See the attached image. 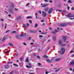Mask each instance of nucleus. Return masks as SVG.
<instances>
[{
  "label": "nucleus",
  "mask_w": 74,
  "mask_h": 74,
  "mask_svg": "<svg viewBox=\"0 0 74 74\" xmlns=\"http://www.w3.org/2000/svg\"><path fill=\"white\" fill-rule=\"evenodd\" d=\"M26 33H25L23 34L20 35V36H16V37L18 39H20L21 38V37L20 36H21V37H25V36H26Z\"/></svg>",
  "instance_id": "obj_1"
},
{
  "label": "nucleus",
  "mask_w": 74,
  "mask_h": 74,
  "mask_svg": "<svg viewBox=\"0 0 74 74\" xmlns=\"http://www.w3.org/2000/svg\"><path fill=\"white\" fill-rule=\"evenodd\" d=\"M67 16L68 17H73V18H70V19L71 20H73V19H74V15L72 14L69 13L68 14Z\"/></svg>",
  "instance_id": "obj_2"
},
{
  "label": "nucleus",
  "mask_w": 74,
  "mask_h": 74,
  "mask_svg": "<svg viewBox=\"0 0 74 74\" xmlns=\"http://www.w3.org/2000/svg\"><path fill=\"white\" fill-rule=\"evenodd\" d=\"M58 43L60 45L61 47H64L65 45H65L64 44H62L63 43L62 42V41L61 40H60L58 41Z\"/></svg>",
  "instance_id": "obj_3"
},
{
  "label": "nucleus",
  "mask_w": 74,
  "mask_h": 74,
  "mask_svg": "<svg viewBox=\"0 0 74 74\" xmlns=\"http://www.w3.org/2000/svg\"><path fill=\"white\" fill-rule=\"evenodd\" d=\"M61 55H63V54H64V52H65V49L64 48H62L61 49Z\"/></svg>",
  "instance_id": "obj_4"
},
{
  "label": "nucleus",
  "mask_w": 74,
  "mask_h": 74,
  "mask_svg": "<svg viewBox=\"0 0 74 74\" xmlns=\"http://www.w3.org/2000/svg\"><path fill=\"white\" fill-rule=\"evenodd\" d=\"M15 8V4L13 3H11L10 7V8L14 9V8Z\"/></svg>",
  "instance_id": "obj_5"
},
{
  "label": "nucleus",
  "mask_w": 74,
  "mask_h": 74,
  "mask_svg": "<svg viewBox=\"0 0 74 74\" xmlns=\"http://www.w3.org/2000/svg\"><path fill=\"white\" fill-rule=\"evenodd\" d=\"M42 16H43L44 17H45V16H46L47 15V13L44 12H42Z\"/></svg>",
  "instance_id": "obj_6"
},
{
  "label": "nucleus",
  "mask_w": 74,
  "mask_h": 74,
  "mask_svg": "<svg viewBox=\"0 0 74 74\" xmlns=\"http://www.w3.org/2000/svg\"><path fill=\"white\" fill-rule=\"evenodd\" d=\"M13 9L10 8L9 10V12L11 14H13V11H12V10Z\"/></svg>",
  "instance_id": "obj_7"
},
{
  "label": "nucleus",
  "mask_w": 74,
  "mask_h": 74,
  "mask_svg": "<svg viewBox=\"0 0 74 74\" xmlns=\"http://www.w3.org/2000/svg\"><path fill=\"white\" fill-rule=\"evenodd\" d=\"M46 61L48 63H51L52 62V60L51 59V60L48 59H46Z\"/></svg>",
  "instance_id": "obj_8"
},
{
  "label": "nucleus",
  "mask_w": 74,
  "mask_h": 74,
  "mask_svg": "<svg viewBox=\"0 0 74 74\" xmlns=\"http://www.w3.org/2000/svg\"><path fill=\"white\" fill-rule=\"evenodd\" d=\"M62 40L64 42H66V37L64 36H63Z\"/></svg>",
  "instance_id": "obj_9"
},
{
  "label": "nucleus",
  "mask_w": 74,
  "mask_h": 74,
  "mask_svg": "<svg viewBox=\"0 0 74 74\" xmlns=\"http://www.w3.org/2000/svg\"><path fill=\"white\" fill-rule=\"evenodd\" d=\"M66 23L63 24L62 23L60 24V26H66Z\"/></svg>",
  "instance_id": "obj_10"
},
{
  "label": "nucleus",
  "mask_w": 74,
  "mask_h": 74,
  "mask_svg": "<svg viewBox=\"0 0 74 74\" xmlns=\"http://www.w3.org/2000/svg\"><path fill=\"white\" fill-rule=\"evenodd\" d=\"M66 26H67V25H73V23H66Z\"/></svg>",
  "instance_id": "obj_11"
},
{
  "label": "nucleus",
  "mask_w": 74,
  "mask_h": 74,
  "mask_svg": "<svg viewBox=\"0 0 74 74\" xmlns=\"http://www.w3.org/2000/svg\"><path fill=\"white\" fill-rule=\"evenodd\" d=\"M52 38L53 41H56V36H53Z\"/></svg>",
  "instance_id": "obj_12"
},
{
  "label": "nucleus",
  "mask_w": 74,
  "mask_h": 74,
  "mask_svg": "<svg viewBox=\"0 0 74 74\" xmlns=\"http://www.w3.org/2000/svg\"><path fill=\"white\" fill-rule=\"evenodd\" d=\"M70 65H74V60H73L70 63Z\"/></svg>",
  "instance_id": "obj_13"
},
{
  "label": "nucleus",
  "mask_w": 74,
  "mask_h": 74,
  "mask_svg": "<svg viewBox=\"0 0 74 74\" xmlns=\"http://www.w3.org/2000/svg\"><path fill=\"white\" fill-rule=\"evenodd\" d=\"M5 69H8L10 68V66H9V65H6L5 66Z\"/></svg>",
  "instance_id": "obj_14"
},
{
  "label": "nucleus",
  "mask_w": 74,
  "mask_h": 74,
  "mask_svg": "<svg viewBox=\"0 0 74 74\" xmlns=\"http://www.w3.org/2000/svg\"><path fill=\"white\" fill-rule=\"evenodd\" d=\"M52 8H51L49 10V11L48 12V14H50V13H51V12H52Z\"/></svg>",
  "instance_id": "obj_15"
},
{
  "label": "nucleus",
  "mask_w": 74,
  "mask_h": 74,
  "mask_svg": "<svg viewBox=\"0 0 74 74\" xmlns=\"http://www.w3.org/2000/svg\"><path fill=\"white\" fill-rule=\"evenodd\" d=\"M29 65V66H27L26 67L27 68H29L30 67V68H31L32 67V66L31 65V63H29L28 64Z\"/></svg>",
  "instance_id": "obj_16"
},
{
  "label": "nucleus",
  "mask_w": 74,
  "mask_h": 74,
  "mask_svg": "<svg viewBox=\"0 0 74 74\" xmlns=\"http://www.w3.org/2000/svg\"><path fill=\"white\" fill-rule=\"evenodd\" d=\"M61 60V58H58L56 59V60H55V61L56 62H58V61H60V60Z\"/></svg>",
  "instance_id": "obj_17"
},
{
  "label": "nucleus",
  "mask_w": 74,
  "mask_h": 74,
  "mask_svg": "<svg viewBox=\"0 0 74 74\" xmlns=\"http://www.w3.org/2000/svg\"><path fill=\"white\" fill-rule=\"evenodd\" d=\"M5 40H6V36H5L3 39L2 40V42H4L5 41Z\"/></svg>",
  "instance_id": "obj_18"
},
{
  "label": "nucleus",
  "mask_w": 74,
  "mask_h": 74,
  "mask_svg": "<svg viewBox=\"0 0 74 74\" xmlns=\"http://www.w3.org/2000/svg\"><path fill=\"white\" fill-rule=\"evenodd\" d=\"M48 4H46L45 5H44L42 6V7H45L46 6H48Z\"/></svg>",
  "instance_id": "obj_19"
},
{
  "label": "nucleus",
  "mask_w": 74,
  "mask_h": 74,
  "mask_svg": "<svg viewBox=\"0 0 74 74\" xmlns=\"http://www.w3.org/2000/svg\"><path fill=\"white\" fill-rule=\"evenodd\" d=\"M48 9H49V8H45L44 10V11H45L46 12L47 11H48Z\"/></svg>",
  "instance_id": "obj_20"
},
{
  "label": "nucleus",
  "mask_w": 74,
  "mask_h": 74,
  "mask_svg": "<svg viewBox=\"0 0 74 74\" xmlns=\"http://www.w3.org/2000/svg\"><path fill=\"white\" fill-rule=\"evenodd\" d=\"M38 27V24H36L35 25L34 27L35 28H36V27Z\"/></svg>",
  "instance_id": "obj_21"
},
{
  "label": "nucleus",
  "mask_w": 74,
  "mask_h": 74,
  "mask_svg": "<svg viewBox=\"0 0 74 74\" xmlns=\"http://www.w3.org/2000/svg\"><path fill=\"white\" fill-rule=\"evenodd\" d=\"M23 26L25 28H26V29H27V28H28L27 26L26 25V24H24Z\"/></svg>",
  "instance_id": "obj_22"
},
{
  "label": "nucleus",
  "mask_w": 74,
  "mask_h": 74,
  "mask_svg": "<svg viewBox=\"0 0 74 74\" xmlns=\"http://www.w3.org/2000/svg\"><path fill=\"white\" fill-rule=\"evenodd\" d=\"M9 46H11L12 47H13V45L11 43H9Z\"/></svg>",
  "instance_id": "obj_23"
},
{
  "label": "nucleus",
  "mask_w": 74,
  "mask_h": 74,
  "mask_svg": "<svg viewBox=\"0 0 74 74\" xmlns=\"http://www.w3.org/2000/svg\"><path fill=\"white\" fill-rule=\"evenodd\" d=\"M12 33H17V32L16 31H13L11 32Z\"/></svg>",
  "instance_id": "obj_24"
},
{
  "label": "nucleus",
  "mask_w": 74,
  "mask_h": 74,
  "mask_svg": "<svg viewBox=\"0 0 74 74\" xmlns=\"http://www.w3.org/2000/svg\"><path fill=\"white\" fill-rule=\"evenodd\" d=\"M21 19V17L19 16L17 17V18H16V20H18L19 19Z\"/></svg>",
  "instance_id": "obj_25"
},
{
  "label": "nucleus",
  "mask_w": 74,
  "mask_h": 74,
  "mask_svg": "<svg viewBox=\"0 0 74 74\" xmlns=\"http://www.w3.org/2000/svg\"><path fill=\"white\" fill-rule=\"evenodd\" d=\"M13 65L14 66H16V67H18V65L16 64H14Z\"/></svg>",
  "instance_id": "obj_26"
},
{
  "label": "nucleus",
  "mask_w": 74,
  "mask_h": 74,
  "mask_svg": "<svg viewBox=\"0 0 74 74\" xmlns=\"http://www.w3.org/2000/svg\"><path fill=\"white\" fill-rule=\"evenodd\" d=\"M43 58H47L48 57L47 56H46V55H44L43 56Z\"/></svg>",
  "instance_id": "obj_27"
},
{
  "label": "nucleus",
  "mask_w": 74,
  "mask_h": 74,
  "mask_svg": "<svg viewBox=\"0 0 74 74\" xmlns=\"http://www.w3.org/2000/svg\"><path fill=\"white\" fill-rule=\"evenodd\" d=\"M27 19H30V18H32V17L31 16H28L27 17Z\"/></svg>",
  "instance_id": "obj_28"
},
{
  "label": "nucleus",
  "mask_w": 74,
  "mask_h": 74,
  "mask_svg": "<svg viewBox=\"0 0 74 74\" xmlns=\"http://www.w3.org/2000/svg\"><path fill=\"white\" fill-rule=\"evenodd\" d=\"M46 33H47V32H44L41 33V34H45Z\"/></svg>",
  "instance_id": "obj_29"
},
{
  "label": "nucleus",
  "mask_w": 74,
  "mask_h": 74,
  "mask_svg": "<svg viewBox=\"0 0 74 74\" xmlns=\"http://www.w3.org/2000/svg\"><path fill=\"white\" fill-rule=\"evenodd\" d=\"M38 66H41L42 65L40 63H38Z\"/></svg>",
  "instance_id": "obj_30"
},
{
  "label": "nucleus",
  "mask_w": 74,
  "mask_h": 74,
  "mask_svg": "<svg viewBox=\"0 0 74 74\" xmlns=\"http://www.w3.org/2000/svg\"><path fill=\"white\" fill-rule=\"evenodd\" d=\"M30 5V3H28L26 5V6L27 7V6H28V5Z\"/></svg>",
  "instance_id": "obj_31"
},
{
  "label": "nucleus",
  "mask_w": 74,
  "mask_h": 74,
  "mask_svg": "<svg viewBox=\"0 0 74 74\" xmlns=\"http://www.w3.org/2000/svg\"><path fill=\"white\" fill-rule=\"evenodd\" d=\"M68 3H71V1H70V0H69L68 1Z\"/></svg>",
  "instance_id": "obj_32"
},
{
  "label": "nucleus",
  "mask_w": 74,
  "mask_h": 74,
  "mask_svg": "<svg viewBox=\"0 0 74 74\" xmlns=\"http://www.w3.org/2000/svg\"><path fill=\"white\" fill-rule=\"evenodd\" d=\"M29 22L30 23H32V20H29Z\"/></svg>",
  "instance_id": "obj_33"
},
{
  "label": "nucleus",
  "mask_w": 74,
  "mask_h": 74,
  "mask_svg": "<svg viewBox=\"0 0 74 74\" xmlns=\"http://www.w3.org/2000/svg\"><path fill=\"white\" fill-rule=\"evenodd\" d=\"M23 45H25V46L27 45V44H26V43L25 42H24L23 43Z\"/></svg>",
  "instance_id": "obj_34"
},
{
  "label": "nucleus",
  "mask_w": 74,
  "mask_h": 74,
  "mask_svg": "<svg viewBox=\"0 0 74 74\" xmlns=\"http://www.w3.org/2000/svg\"><path fill=\"white\" fill-rule=\"evenodd\" d=\"M26 61H27V62H28L29 61V59H28V58H27L26 60Z\"/></svg>",
  "instance_id": "obj_35"
},
{
  "label": "nucleus",
  "mask_w": 74,
  "mask_h": 74,
  "mask_svg": "<svg viewBox=\"0 0 74 74\" xmlns=\"http://www.w3.org/2000/svg\"><path fill=\"white\" fill-rule=\"evenodd\" d=\"M51 33H53V34H56V33L52 31L51 32Z\"/></svg>",
  "instance_id": "obj_36"
},
{
  "label": "nucleus",
  "mask_w": 74,
  "mask_h": 74,
  "mask_svg": "<svg viewBox=\"0 0 74 74\" xmlns=\"http://www.w3.org/2000/svg\"><path fill=\"white\" fill-rule=\"evenodd\" d=\"M58 7H62V5H58Z\"/></svg>",
  "instance_id": "obj_37"
},
{
  "label": "nucleus",
  "mask_w": 74,
  "mask_h": 74,
  "mask_svg": "<svg viewBox=\"0 0 74 74\" xmlns=\"http://www.w3.org/2000/svg\"><path fill=\"white\" fill-rule=\"evenodd\" d=\"M37 58H38V59H40V57L39 56H37Z\"/></svg>",
  "instance_id": "obj_38"
},
{
  "label": "nucleus",
  "mask_w": 74,
  "mask_h": 74,
  "mask_svg": "<svg viewBox=\"0 0 74 74\" xmlns=\"http://www.w3.org/2000/svg\"><path fill=\"white\" fill-rule=\"evenodd\" d=\"M8 64H11V63H12V62H8Z\"/></svg>",
  "instance_id": "obj_39"
},
{
  "label": "nucleus",
  "mask_w": 74,
  "mask_h": 74,
  "mask_svg": "<svg viewBox=\"0 0 74 74\" xmlns=\"http://www.w3.org/2000/svg\"><path fill=\"white\" fill-rule=\"evenodd\" d=\"M39 37H43V36H42V35H39Z\"/></svg>",
  "instance_id": "obj_40"
},
{
  "label": "nucleus",
  "mask_w": 74,
  "mask_h": 74,
  "mask_svg": "<svg viewBox=\"0 0 74 74\" xmlns=\"http://www.w3.org/2000/svg\"><path fill=\"white\" fill-rule=\"evenodd\" d=\"M48 73H49V72L48 71H46V72H45V74H48Z\"/></svg>",
  "instance_id": "obj_41"
},
{
  "label": "nucleus",
  "mask_w": 74,
  "mask_h": 74,
  "mask_svg": "<svg viewBox=\"0 0 74 74\" xmlns=\"http://www.w3.org/2000/svg\"><path fill=\"white\" fill-rule=\"evenodd\" d=\"M30 39H31V38L30 37H29V38L28 40H30Z\"/></svg>",
  "instance_id": "obj_42"
},
{
  "label": "nucleus",
  "mask_w": 74,
  "mask_h": 74,
  "mask_svg": "<svg viewBox=\"0 0 74 74\" xmlns=\"http://www.w3.org/2000/svg\"><path fill=\"white\" fill-rule=\"evenodd\" d=\"M45 21L44 20H42L41 21V22H44Z\"/></svg>",
  "instance_id": "obj_43"
},
{
  "label": "nucleus",
  "mask_w": 74,
  "mask_h": 74,
  "mask_svg": "<svg viewBox=\"0 0 74 74\" xmlns=\"http://www.w3.org/2000/svg\"><path fill=\"white\" fill-rule=\"evenodd\" d=\"M30 32H31V33H32L33 32V31L32 30H30L29 31Z\"/></svg>",
  "instance_id": "obj_44"
},
{
  "label": "nucleus",
  "mask_w": 74,
  "mask_h": 74,
  "mask_svg": "<svg viewBox=\"0 0 74 74\" xmlns=\"http://www.w3.org/2000/svg\"><path fill=\"white\" fill-rule=\"evenodd\" d=\"M73 52H74V51H71L70 52V53H73Z\"/></svg>",
  "instance_id": "obj_45"
},
{
  "label": "nucleus",
  "mask_w": 74,
  "mask_h": 74,
  "mask_svg": "<svg viewBox=\"0 0 74 74\" xmlns=\"http://www.w3.org/2000/svg\"><path fill=\"white\" fill-rule=\"evenodd\" d=\"M13 73V72L12 71L9 74H12Z\"/></svg>",
  "instance_id": "obj_46"
},
{
  "label": "nucleus",
  "mask_w": 74,
  "mask_h": 74,
  "mask_svg": "<svg viewBox=\"0 0 74 74\" xmlns=\"http://www.w3.org/2000/svg\"><path fill=\"white\" fill-rule=\"evenodd\" d=\"M38 12H39V13L40 14H41V11H38Z\"/></svg>",
  "instance_id": "obj_47"
},
{
  "label": "nucleus",
  "mask_w": 74,
  "mask_h": 74,
  "mask_svg": "<svg viewBox=\"0 0 74 74\" xmlns=\"http://www.w3.org/2000/svg\"><path fill=\"white\" fill-rule=\"evenodd\" d=\"M74 10V7L72 8L71 10Z\"/></svg>",
  "instance_id": "obj_48"
},
{
  "label": "nucleus",
  "mask_w": 74,
  "mask_h": 74,
  "mask_svg": "<svg viewBox=\"0 0 74 74\" xmlns=\"http://www.w3.org/2000/svg\"><path fill=\"white\" fill-rule=\"evenodd\" d=\"M14 10H15V11H18V10L16 8H15L14 9Z\"/></svg>",
  "instance_id": "obj_49"
},
{
  "label": "nucleus",
  "mask_w": 74,
  "mask_h": 74,
  "mask_svg": "<svg viewBox=\"0 0 74 74\" xmlns=\"http://www.w3.org/2000/svg\"><path fill=\"white\" fill-rule=\"evenodd\" d=\"M27 25V26H29V24L27 23L26 24Z\"/></svg>",
  "instance_id": "obj_50"
},
{
  "label": "nucleus",
  "mask_w": 74,
  "mask_h": 74,
  "mask_svg": "<svg viewBox=\"0 0 74 74\" xmlns=\"http://www.w3.org/2000/svg\"><path fill=\"white\" fill-rule=\"evenodd\" d=\"M55 31L56 32H58L59 31L57 30L56 29H55Z\"/></svg>",
  "instance_id": "obj_51"
},
{
  "label": "nucleus",
  "mask_w": 74,
  "mask_h": 74,
  "mask_svg": "<svg viewBox=\"0 0 74 74\" xmlns=\"http://www.w3.org/2000/svg\"><path fill=\"white\" fill-rule=\"evenodd\" d=\"M34 73H29V74H34Z\"/></svg>",
  "instance_id": "obj_52"
},
{
  "label": "nucleus",
  "mask_w": 74,
  "mask_h": 74,
  "mask_svg": "<svg viewBox=\"0 0 74 74\" xmlns=\"http://www.w3.org/2000/svg\"><path fill=\"white\" fill-rule=\"evenodd\" d=\"M66 10H64L63 11V12H64V13H65V12H66Z\"/></svg>",
  "instance_id": "obj_53"
},
{
  "label": "nucleus",
  "mask_w": 74,
  "mask_h": 74,
  "mask_svg": "<svg viewBox=\"0 0 74 74\" xmlns=\"http://www.w3.org/2000/svg\"><path fill=\"white\" fill-rule=\"evenodd\" d=\"M7 24H5V28H6L7 27Z\"/></svg>",
  "instance_id": "obj_54"
},
{
  "label": "nucleus",
  "mask_w": 74,
  "mask_h": 74,
  "mask_svg": "<svg viewBox=\"0 0 74 74\" xmlns=\"http://www.w3.org/2000/svg\"><path fill=\"white\" fill-rule=\"evenodd\" d=\"M6 53H9V51H7L5 52Z\"/></svg>",
  "instance_id": "obj_55"
},
{
  "label": "nucleus",
  "mask_w": 74,
  "mask_h": 74,
  "mask_svg": "<svg viewBox=\"0 0 74 74\" xmlns=\"http://www.w3.org/2000/svg\"><path fill=\"white\" fill-rule=\"evenodd\" d=\"M19 56V54H17L16 55V56Z\"/></svg>",
  "instance_id": "obj_56"
},
{
  "label": "nucleus",
  "mask_w": 74,
  "mask_h": 74,
  "mask_svg": "<svg viewBox=\"0 0 74 74\" xmlns=\"http://www.w3.org/2000/svg\"><path fill=\"white\" fill-rule=\"evenodd\" d=\"M67 9L68 10H69V9H70V7L69 6H68L67 7Z\"/></svg>",
  "instance_id": "obj_57"
},
{
  "label": "nucleus",
  "mask_w": 74,
  "mask_h": 74,
  "mask_svg": "<svg viewBox=\"0 0 74 74\" xmlns=\"http://www.w3.org/2000/svg\"><path fill=\"white\" fill-rule=\"evenodd\" d=\"M9 31H10V30H8L5 33H8V32H9Z\"/></svg>",
  "instance_id": "obj_58"
},
{
  "label": "nucleus",
  "mask_w": 74,
  "mask_h": 74,
  "mask_svg": "<svg viewBox=\"0 0 74 74\" xmlns=\"http://www.w3.org/2000/svg\"><path fill=\"white\" fill-rule=\"evenodd\" d=\"M20 60H23V58H20Z\"/></svg>",
  "instance_id": "obj_59"
},
{
  "label": "nucleus",
  "mask_w": 74,
  "mask_h": 74,
  "mask_svg": "<svg viewBox=\"0 0 74 74\" xmlns=\"http://www.w3.org/2000/svg\"><path fill=\"white\" fill-rule=\"evenodd\" d=\"M5 13H6V14H8V12H7L6 11H5Z\"/></svg>",
  "instance_id": "obj_60"
},
{
  "label": "nucleus",
  "mask_w": 74,
  "mask_h": 74,
  "mask_svg": "<svg viewBox=\"0 0 74 74\" xmlns=\"http://www.w3.org/2000/svg\"><path fill=\"white\" fill-rule=\"evenodd\" d=\"M37 15H38L37 13H35V16H37Z\"/></svg>",
  "instance_id": "obj_61"
},
{
  "label": "nucleus",
  "mask_w": 74,
  "mask_h": 74,
  "mask_svg": "<svg viewBox=\"0 0 74 74\" xmlns=\"http://www.w3.org/2000/svg\"><path fill=\"white\" fill-rule=\"evenodd\" d=\"M49 2L50 3H52V1H49Z\"/></svg>",
  "instance_id": "obj_62"
},
{
  "label": "nucleus",
  "mask_w": 74,
  "mask_h": 74,
  "mask_svg": "<svg viewBox=\"0 0 74 74\" xmlns=\"http://www.w3.org/2000/svg\"><path fill=\"white\" fill-rule=\"evenodd\" d=\"M30 44H31V45H33L34 43H33L32 42V43H31Z\"/></svg>",
  "instance_id": "obj_63"
},
{
  "label": "nucleus",
  "mask_w": 74,
  "mask_h": 74,
  "mask_svg": "<svg viewBox=\"0 0 74 74\" xmlns=\"http://www.w3.org/2000/svg\"><path fill=\"white\" fill-rule=\"evenodd\" d=\"M57 11H59V12H61V10H57Z\"/></svg>",
  "instance_id": "obj_64"
}]
</instances>
